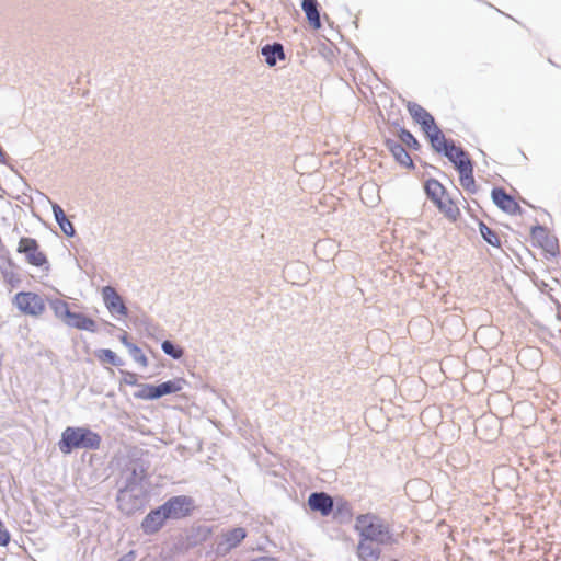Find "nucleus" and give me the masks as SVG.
Segmentation results:
<instances>
[{
    "label": "nucleus",
    "mask_w": 561,
    "mask_h": 561,
    "mask_svg": "<svg viewBox=\"0 0 561 561\" xmlns=\"http://www.w3.org/2000/svg\"><path fill=\"white\" fill-rule=\"evenodd\" d=\"M101 442V436L89 427L68 426L61 433L58 448L64 455H68L76 449H99Z\"/></svg>",
    "instance_id": "nucleus-1"
},
{
    "label": "nucleus",
    "mask_w": 561,
    "mask_h": 561,
    "mask_svg": "<svg viewBox=\"0 0 561 561\" xmlns=\"http://www.w3.org/2000/svg\"><path fill=\"white\" fill-rule=\"evenodd\" d=\"M354 529L358 539H370L380 542H394L390 527L373 513L360 514L355 519Z\"/></svg>",
    "instance_id": "nucleus-2"
},
{
    "label": "nucleus",
    "mask_w": 561,
    "mask_h": 561,
    "mask_svg": "<svg viewBox=\"0 0 561 561\" xmlns=\"http://www.w3.org/2000/svg\"><path fill=\"white\" fill-rule=\"evenodd\" d=\"M427 197L435 204L439 211L450 221H457L461 211L457 204L448 196L444 185L435 180L430 179L424 185Z\"/></svg>",
    "instance_id": "nucleus-3"
},
{
    "label": "nucleus",
    "mask_w": 561,
    "mask_h": 561,
    "mask_svg": "<svg viewBox=\"0 0 561 561\" xmlns=\"http://www.w3.org/2000/svg\"><path fill=\"white\" fill-rule=\"evenodd\" d=\"M13 305L24 314L39 317L46 309L44 298L33 291H20L13 297Z\"/></svg>",
    "instance_id": "nucleus-4"
},
{
    "label": "nucleus",
    "mask_w": 561,
    "mask_h": 561,
    "mask_svg": "<svg viewBox=\"0 0 561 561\" xmlns=\"http://www.w3.org/2000/svg\"><path fill=\"white\" fill-rule=\"evenodd\" d=\"M18 252L25 255L30 265L36 267H48L46 254L41 250L38 242L28 237L21 238L18 244Z\"/></svg>",
    "instance_id": "nucleus-5"
},
{
    "label": "nucleus",
    "mask_w": 561,
    "mask_h": 561,
    "mask_svg": "<svg viewBox=\"0 0 561 561\" xmlns=\"http://www.w3.org/2000/svg\"><path fill=\"white\" fill-rule=\"evenodd\" d=\"M194 507L193 499L186 495L172 496L162 504V508L171 519H181L190 516Z\"/></svg>",
    "instance_id": "nucleus-6"
},
{
    "label": "nucleus",
    "mask_w": 561,
    "mask_h": 561,
    "mask_svg": "<svg viewBox=\"0 0 561 561\" xmlns=\"http://www.w3.org/2000/svg\"><path fill=\"white\" fill-rule=\"evenodd\" d=\"M491 198L493 203L504 213L516 216L522 214V207L518 202L503 187H494L491 191Z\"/></svg>",
    "instance_id": "nucleus-7"
},
{
    "label": "nucleus",
    "mask_w": 561,
    "mask_h": 561,
    "mask_svg": "<svg viewBox=\"0 0 561 561\" xmlns=\"http://www.w3.org/2000/svg\"><path fill=\"white\" fill-rule=\"evenodd\" d=\"M530 237L534 245L542 248L549 254L556 255L559 252L557 238L551 236L545 227H533L530 230Z\"/></svg>",
    "instance_id": "nucleus-8"
},
{
    "label": "nucleus",
    "mask_w": 561,
    "mask_h": 561,
    "mask_svg": "<svg viewBox=\"0 0 561 561\" xmlns=\"http://www.w3.org/2000/svg\"><path fill=\"white\" fill-rule=\"evenodd\" d=\"M393 542H380L370 539H358L356 554L360 561H378L381 557L382 545H392Z\"/></svg>",
    "instance_id": "nucleus-9"
},
{
    "label": "nucleus",
    "mask_w": 561,
    "mask_h": 561,
    "mask_svg": "<svg viewBox=\"0 0 561 561\" xmlns=\"http://www.w3.org/2000/svg\"><path fill=\"white\" fill-rule=\"evenodd\" d=\"M167 519H169V517L161 505L147 514L141 522V529L147 535L156 534L163 527Z\"/></svg>",
    "instance_id": "nucleus-10"
},
{
    "label": "nucleus",
    "mask_w": 561,
    "mask_h": 561,
    "mask_svg": "<svg viewBox=\"0 0 561 561\" xmlns=\"http://www.w3.org/2000/svg\"><path fill=\"white\" fill-rule=\"evenodd\" d=\"M102 296L106 308L112 314H118L121 317L127 316V308L124 305L121 296L113 287H104L102 290Z\"/></svg>",
    "instance_id": "nucleus-11"
},
{
    "label": "nucleus",
    "mask_w": 561,
    "mask_h": 561,
    "mask_svg": "<svg viewBox=\"0 0 561 561\" xmlns=\"http://www.w3.org/2000/svg\"><path fill=\"white\" fill-rule=\"evenodd\" d=\"M308 505L312 511L320 512L322 516H328L333 510V500L327 493H312L308 499Z\"/></svg>",
    "instance_id": "nucleus-12"
},
{
    "label": "nucleus",
    "mask_w": 561,
    "mask_h": 561,
    "mask_svg": "<svg viewBox=\"0 0 561 561\" xmlns=\"http://www.w3.org/2000/svg\"><path fill=\"white\" fill-rule=\"evenodd\" d=\"M408 110L412 118L422 126L423 131L435 125L434 117L421 105L411 103Z\"/></svg>",
    "instance_id": "nucleus-13"
},
{
    "label": "nucleus",
    "mask_w": 561,
    "mask_h": 561,
    "mask_svg": "<svg viewBox=\"0 0 561 561\" xmlns=\"http://www.w3.org/2000/svg\"><path fill=\"white\" fill-rule=\"evenodd\" d=\"M301 9L306 14L308 24L311 28L318 31L321 28L319 3L317 0H302Z\"/></svg>",
    "instance_id": "nucleus-14"
},
{
    "label": "nucleus",
    "mask_w": 561,
    "mask_h": 561,
    "mask_svg": "<svg viewBox=\"0 0 561 561\" xmlns=\"http://www.w3.org/2000/svg\"><path fill=\"white\" fill-rule=\"evenodd\" d=\"M444 154L453 162L456 169L462 168L467 165V163H471L468 153L460 147L455 146L454 142L447 147Z\"/></svg>",
    "instance_id": "nucleus-15"
},
{
    "label": "nucleus",
    "mask_w": 561,
    "mask_h": 561,
    "mask_svg": "<svg viewBox=\"0 0 561 561\" xmlns=\"http://www.w3.org/2000/svg\"><path fill=\"white\" fill-rule=\"evenodd\" d=\"M424 133L428 137L432 147L438 152H444L447 149V147L453 142L448 141L445 138V135L442 133V130L437 127L436 124L428 128L427 130H425Z\"/></svg>",
    "instance_id": "nucleus-16"
},
{
    "label": "nucleus",
    "mask_w": 561,
    "mask_h": 561,
    "mask_svg": "<svg viewBox=\"0 0 561 561\" xmlns=\"http://www.w3.org/2000/svg\"><path fill=\"white\" fill-rule=\"evenodd\" d=\"M459 172V182L460 185L469 193H476L477 184L473 178V167L472 163H467V165L457 169Z\"/></svg>",
    "instance_id": "nucleus-17"
},
{
    "label": "nucleus",
    "mask_w": 561,
    "mask_h": 561,
    "mask_svg": "<svg viewBox=\"0 0 561 561\" xmlns=\"http://www.w3.org/2000/svg\"><path fill=\"white\" fill-rule=\"evenodd\" d=\"M387 147L394 157V159L401 164L407 168H413V160L411 159L410 154L407 152L404 147L401 144L393 142V141H387Z\"/></svg>",
    "instance_id": "nucleus-18"
},
{
    "label": "nucleus",
    "mask_w": 561,
    "mask_h": 561,
    "mask_svg": "<svg viewBox=\"0 0 561 561\" xmlns=\"http://www.w3.org/2000/svg\"><path fill=\"white\" fill-rule=\"evenodd\" d=\"M66 323L71 327H75L77 329H80V330H87V331L95 330V322L82 313L71 312V314L67 319Z\"/></svg>",
    "instance_id": "nucleus-19"
},
{
    "label": "nucleus",
    "mask_w": 561,
    "mask_h": 561,
    "mask_svg": "<svg viewBox=\"0 0 561 561\" xmlns=\"http://www.w3.org/2000/svg\"><path fill=\"white\" fill-rule=\"evenodd\" d=\"M262 54L268 66H275L277 59H285L283 46L280 44L266 45L262 48Z\"/></svg>",
    "instance_id": "nucleus-20"
},
{
    "label": "nucleus",
    "mask_w": 561,
    "mask_h": 561,
    "mask_svg": "<svg viewBox=\"0 0 561 561\" xmlns=\"http://www.w3.org/2000/svg\"><path fill=\"white\" fill-rule=\"evenodd\" d=\"M53 211L55 215V219L58 222L60 229L64 231V233L69 237L73 236L75 228H73L72 224L66 217L64 209L59 205L54 204Z\"/></svg>",
    "instance_id": "nucleus-21"
},
{
    "label": "nucleus",
    "mask_w": 561,
    "mask_h": 561,
    "mask_svg": "<svg viewBox=\"0 0 561 561\" xmlns=\"http://www.w3.org/2000/svg\"><path fill=\"white\" fill-rule=\"evenodd\" d=\"M184 383H185L184 379L176 378L174 380H169V381L158 385L157 386L158 398L165 396V394L175 393V392L181 391Z\"/></svg>",
    "instance_id": "nucleus-22"
},
{
    "label": "nucleus",
    "mask_w": 561,
    "mask_h": 561,
    "mask_svg": "<svg viewBox=\"0 0 561 561\" xmlns=\"http://www.w3.org/2000/svg\"><path fill=\"white\" fill-rule=\"evenodd\" d=\"M245 530L241 527H238L226 533L224 538L228 548H234L245 538Z\"/></svg>",
    "instance_id": "nucleus-23"
},
{
    "label": "nucleus",
    "mask_w": 561,
    "mask_h": 561,
    "mask_svg": "<svg viewBox=\"0 0 561 561\" xmlns=\"http://www.w3.org/2000/svg\"><path fill=\"white\" fill-rule=\"evenodd\" d=\"M479 230L483 239L491 245L500 248L501 247V239L499 234L492 230L486 224L481 221L479 224Z\"/></svg>",
    "instance_id": "nucleus-24"
},
{
    "label": "nucleus",
    "mask_w": 561,
    "mask_h": 561,
    "mask_svg": "<svg viewBox=\"0 0 561 561\" xmlns=\"http://www.w3.org/2000/svg\"><path fill=\"white\" fill-rule=\"evenodd\" d=\"M50 308L56 317L62 319L65 322L71 314L68 302L61 299H54L50 301Z\"/></svg>",
    "instance_id": "nucleus-25"
},
{
    "label": "nucleus",
    "mask_w": 561,
    "mask_h": 561,
    "mask_svg": "<svg viewBox=\"0 0 561 561\" xmlns=\"http://www.w3.org/2000/svg\"><path fill=\"white\" fill-rule=\"evenodd\" d=\"M96 357L102 363H108L114 366L122 365L121 359L116 356V354L113 351H111L108 348H103V350L98 351Z\"/></svg>",
    "instance_id": "nucleus-26"
},
{
    "label": "nucleus",
    "mask_w": 561,
    "mask_h": 561,
    "mask_svg": "<svg viewBox=\"0 0 561 561\" xmlns=\"http://www.w3.org/2000/svg\"><path fill=\"white\" fill-rule=\"evenodd\" d=\"M135 397L142 400H154L158 399L157 394V386L153 385H142L138 392L135 393Z\"/></svg>",
    "instance_id": "nucleus-27"
},
{
    "label": "nucleus",
    "mask_w": 561,
    "mask_h": 561,
    "mask_svg": "<svg viewBox=\"0 0 561 561\" xmlns=\"http://www.w3.org/2000/svg\"><path fill=\"white\" fill-rule=\"evenodd\" d=\"M161 346L163 352L174 359H179L183 356V350L181 347H175L173 343L168 340L164 341Z\"/></svg>",
    "instance_id": "nucleus-28"
},
{
    "label": "nucleus",
    "mask_w": 561,
    "mask_h": 561,
    "mask_svg": "<svg viewBox=\"0 0 561 561\" xmlns=\"http://www.w3.org/2000/svg\"><path fill=\"white\" fill-rule=\"evenodd\" d=\"M121 341L129 347L130 352L134 354L135 358L140 362L142 365H146L147 364V358L144 354H141V351L139 347H137L136 345H133L130 343H128V340H127V334H124L122 337H121Z\"/></svg>",
    "instance_id": "nucleus-29"
},
{
    "label": "nucleus",
    "mask_w": 561,
    "mask_h": 561,
    "mask_svg": "<svg viewBox=\"0 0 561 561\" xmlns=\"http://www.w3.org/2000/svg\"><path fill=\"white\" fill-rule=\"evenodd\" d=\"M400 139L402 142H404L407 146L411 147V148H417L419 147V142L417 140L415 139V137L408 130H401L400 133Z\"/></svg>",
    "instance_id": "nucleus-30"
},
{
    "label": "nucleus",
    "mask_w": 561,
    "mask_h": 561,
    "mask_svg": "<svg viewBox=\"0 0 561 561\" xmlns=\"http://www.w3.org/2000/svg\"><path fill=\"white\" fill-rule=\"evenodd\" d=\"M10 541V534L0 520V546H7Z\"/></svg>",
    "instance_id": "nucleus-31"
},
{
    "label": "nucleus",
    "mask_w": 561,
    "mask_h": 561,
    "mask_svg": "<svg viewBox=\"0 0 561 561\" xmlns=\"http://www.w3.org/2000/svg\"><path fill=\"white\" fill-rule=\"evenodd\" d=\"M123 381L127 385L135 386L137 385V375L134 373L126 371L124 373Z\"/></svg>",
    "instance_id": "nucleus-32"
},
{
    "label": "nucleus",
    "mask_w": 561,
    "mask_h": 561,
    "mask_svg": "<svg viewBox=\"0 0 561 561\" xmlns=\"http://www.w3.org/2000/svg\"><path fill=\"white\" fill-rule=\"evenodd\" d=\"M136 552L134 550L129 551L122 558H119L117 561H135Z\"/></svg>",
    "instance_id": "nucleus-33"
},
{
    "label": "nucleus",
    "mask_w": 561,
    "mask_h": 561,
    "mask_svg": "<svg viewBox=\"0 0 561 561\" xmlns=\"http://www.w3.org/2000/svg\"><path fill=\"white\" fill-rule=\"evenodd\" d=\"M118 501L121 502V510L125 511L127 514H130L131 512L127 510L124 505V500L122 497H118Z\"/></svg>",
    "instance_id": "nucleus-34"
}]
</instances>
